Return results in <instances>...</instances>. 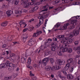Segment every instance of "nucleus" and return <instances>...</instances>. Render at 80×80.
<instances>
[{
    "label": "nucleus",
    "instance_id": "nucleus-2",
    "mask_svg": "<svg viewBox=\"0 0 80 80\" xmlns=\"http://www.w3.org/2000/svg\"><path fill=\"white\" fill-rule=\"evenodd\" d=\"M57 38L59 39H62V40L61 41V42L62 43H64V44H66V43H67V42L65 40H67L69 38L68 37H65V35H63L58 36Z\"/></svg>",
    "mask_w": 80,
    "mask_h": 80
},
{
    "label": "nucleus",
    "instance_id": "nucleus-47",
    "mask_svg": "<svg viewBox=\"0 0 80 80\" xmlns=\"http://www.w3.org/2000/svg\"><path fill=\"white\" fill-rule=\"evenodd\" d=\"M69 68L68 67H67L66 66H65V67L64 68V69L65 70L67 71L68 70V68Z\"/></svg>",
    "mask_w": 80,
    "mask_h": 80
},
{
    "label": "nucleus",
    "instance_id": "nucleus-21",
    "mask_svg": "<svg viewBox=\"0 0 80 80\" xmlns=\"http://www.w3.org/2000/svg\"><path fill=\"white\" fill-rule=\"evenodd\" d=\"M19 24L20 26H21V25H22V24H23V25H25L24 26V28H25L26 27H27V24H26L25 22H22L21 21L19 22Z\"/></svg>",
    "mask_w": 80,
    "mask_h": 80
},
{
    "label": "nucleus",
    "instance_id": "nucleus-30",
    "mask_svg": "<svg viewBox=\"0 0 80 80\" xmlns=\"http://www.w3.org/2000/svg\"><path fill=\"white\" fill-rule=\"evenodd\" d=\"M58 54L59 56H62V52L61 51H58Z\"/></svg>",
    "mask_w": 80,
    "mask_h": 80
},
{
    "label": "nucleus",
    "instance_id": "nucleus-53",
    "mask_svg": "<svg viewBox=\"0 0 80 80\" xmlns=\"http://www.w3.org/2000/svg\"><path fill=\"white\" fill-rule=\"evenodd\" d=\"M28 29L27 28H26L24 29L23 30V32H26V31H27V30H28Z\"/></svg>",
    "mask_w": 80,
    "mask_h": 80
},
{
    "label": "nucleus",
    "instance_id": "nucleus-18",
    "mask_svg": "<svg viewBox=\"0 0 80 80\" xmlns=\"http://www.w3.org/2000/svg\"><path fill=\"white\" fill-rule=\"evenodd\" d=\"M9 67L11 68H14V67H15V64H13L12 63H9Z\"/></svg>",
    "mask_w": 80,
    "mask_h": 80
},
{
    "label": "nucleus",
    "instance_id": "nucleus-12",
    "mask_svg": "<svg viewBox=\"0 0 80 80\" xmlns=\"http://www.w3.org/2000/svg\"><path fill=\"white\" fill-rule=\"evenodd\" d=\"M13 13V11L11 10L8 11L6 12V14L8 17H10Z\"/></svg>",
    "mask_w": 80,
    "mask_h": 80
},
{
    "label": "nucleus",
    "instance_id": "nucleus-10",
    "mask_svg": "<svg viewBox=\"0 0 80 80\" xmlns=\"http://www.w3.org/2000/svg\"><path fill=\"white\" fill-rule=\"evenodd\" d=\"M50 5L48 4H47L46 6L43 7V9H44V10H42V12H44L45 11H47L48 10V7H49Z\"/></svg>",
    "mask_w": 80,
    "mask_h": 80
},
{
    "label": "nucleus",
    "instance_id": "nucleus-9",
    "mask_svg": "<svg viewBox=\"0 0 80 80\" xmlns=\"http://www.w3.org/2000/svg\"><path fill=\"white\" fill-rule=\"evenodd\" d=\"M35 42V41H33V40H32V39H31L28 42V44L29 46H32V45H33L34 43Z\"/></svg>",
    "mask_w": 80,
    "mask_h": 80
},
{
    "label": "nucleus",
    "instance_id": "nucleus-55",
    "mask_svg": "<svg viewBox=\"0 0 80 80\" xmlns=\"http://www.w3.org/2000/svg\"><path fill=\"white\" fill-rule=\"evenodd\" d=\"M35 10H38V6H37L35 7H34Z\"/></svg>",
    "mask_w": 80,
    "mask_h": 80
},
{
    "label": "nucleus",
    "instance_id": "nucleus-7",
    "mask_svg": "<svg viewBox=\"0 0 80 80\" xmlns=\"http://www.w3.org/2000/svg\"><path fill=\"white\" fill-rule=\"evenodd\" d=\"M67 52L68 53H72V49L70 48H65L63 49V52Z\"/></svg>",
    "mask_w": 80,
    "mask_h": 80
},
{
    "label": "nucleus",
    "instance_id": "nucleus-54",
    "mask_svg": "<svg viewBox=\"0 0 80 80\" xmlns=\"http://www.w3.org/2000/svg\"><path fill=\"white\" fill-rule=\"evenodd\" d=\"M55 70L54 66H53V67H52V68H51V70H52V71H53V70Z\"/></svg>",
    "mask_w": 80,
    "mask_h": 80
},
{
    "label": "nucleus",
    "instance_id": "nucleus-38",
    "mask_svg": "<svg viewBox=\"0 0 80 80\" xmlns=\"http://www.w3.org/2000/svg\"><path fill=\"white\" fill-rule=\"evenodd\" d=\"M36 33L38 34V35H40V34H41V33H42V31H38Z\"/></svg>",
    "mask_w": 80,
    "mask_h": 80
},
{
    "label": "nucleus",
    "instance_id": "nucleus-23",
    "mask_svg": "<svg viewBox=\"0 0 80 80\" xmlns=\"http://www.w3.org/2000/svg\"><path fill=\"white\" fill-rule=\"evenodd\" d=\"M62 3H68V0H62ZM73 0H70L71 1H73Z\"/></svg>",
    "mask_w": 80,
    "mask_h": 80
},
{
    "label": "nucleus",
    "instance_id": "nucleus-24",
    "mask_svg": "<svg viewBox=\"0 0 80 80\" xmlns=\"http://www.w3.org/2000/svg\"><path fill=\"white\" fill-rule=\"evenodd\" d=\"M74 68H75V67L74 66H72L70 68V72H73V70H74Z\"/></svg>",
    "mask_w": 80,
    "mask_h": 80
},
{
    "label": "nucleus",
    "instance_id": "nucleus-15",
    "mask_svg": "<svg viewBox=\"0 0 80 80\" xmlns=\"http://www.w3.org/2000/svg\"><path fill=\"white\" fill-rule=\"evenodd\" d=\"M7 25V22H4L1 23V26L2 27H6Z\"/></svg>",
    "mask_w": 80,
    "mask_h": 80
},
{
    "label": "nucleus",
    "instance_id": "nucleus-51",
    "mask_svg": "<svg viewBox=\"0 0 80 80\" xmlns=\"http://www.w3.org/2000/svg\"><path fill=\"white\" fill-rule=\"evenodd\" d=\"M75 44L76 45H77L78 44V41H77L75 42H74Z\"/></svg>",
    "mask_w": 80,
    "mask_h": 80
},
{
    "label": "nucleus",
    "instance_id": "nucleus-36",
    "mask_svg": "<svg viewBox=\"0 0 80 80\" xmlns=\"http://www.w3.org/2000/svg\"><path fill=\"white\" fill-rule=\"evenodd\" d=\"M29 7V3H27L25 7V8H28Z\"/></svg>",
    "mask_w": 80,
    "mask_h": 80
},
{
    "label": "nucleus",
    "instance_id": "nucleus-50",
    "mask_svg": "<svg viewBox=\"0 0 80 80\" xmlns=\"http://www.w3.org/2000/svg\"><path fill=\"white\" fill-rule=\"evenodd\" d=\"M58 76L59 78H64V77L62 76L60 74H59Z\"/></svg>",
    "mask_w": 80,
    "mask_h": 80
},
{
    "label": "nucleus",
    "instance_id": "nucleus-44",
    "mask_svg": "<svg viewBox=\"0 0 80 80\" xmlns=\"http://www.w3.org/2000/svg\"><path fill=\"white\" fill-rule=\"evenodd\" d=\"M66 66L68 67L69 68H70V63H67L66 65Z\"/></svg>",
    "mask_w": 80,
    "mask_h": 80
},
{
    "label": "nucleus",
    "instance_id": "nucleus-34",
    "mask_svg": "<svg viewBox=\"0 0 80 80\" xmlns=\"http://www.w3.org/2000/svg\"><path fill=\"white\" fill-rule=\"evenodd\" d=\"M18 4V1H17V0H16L14 2V5H17Z\"/></svg>",
    "mask_w": 80,
    "mask_h": 80
},
{
    "label": "nucleus",
    "instance_id": "nucleus-29",
    "mask_svg": "<svg viewBox=\"0 0 80 80\" xmlns=\"http://www.w3.org/2000/svg\"><path fill=\"white\" fill-rule=\"evenodd\" d=\"M73 41V40L71 39H70L68 40L67 41V42L68 43H71Z\"/></svg>",
    "mask_w": 80,
    "mask_h": 80
},
{
    "label": "nucleus",
    "instance_id": "nucleus-64",
    "mask_svg": "<svg viewBox=\"0 0 80 80\" xmlns=\"http://www.w3.org/2000/svg\"><path fill=\"white\" fill-rule=\"evenodd\" d=\"M76 79H77L78 80H80V76L78 77V78H76Z\"/></svg>",
    "mask_w": 80,
    "mask_h": 80
},
{
    "label": "nucleus",
    "instance_id": "nucleus-40",
    "mask_svg": "<svg viewBox=\"0 0 80 80\" xmlns=\"http://www.w3.org/2000/svg\"><path fill=\"white\" fill-rule=\"evenodd\" d=\"M42 1H40L39 2H37L36 3H35V4L36 5H40V4H42Z\"/></svg>",
    "mask_w": 80,
    "mask_h": 80
},
{
    "label": "nucleus",
    "instance_id": "nucleus-42",
    "mask_svg": "<svg viewBox=\"0 0 80 80\" xmlns=\"http://www.w3.org/2000/svg\"><path fill=\"white\" fill-rule=\"evenodd\" d=\"M60 0H56L55 2L56 4H58L60 3Z\"/></svg>",
    "mask_w": 80,
    "mask_h": 80
},
{
    "label": "nucleus",
    "instance_id": "nucleus-45",
    "mask_svg": "<svg viewBox=\"0 0 80 80\" xmlns=\"http://www.w3.org/2000/svg\"><path fill=\"white\" fill-rule=\"evenodd\" d=\"M43 21L39 20V24L40 25H42V24H43Z\"/></svg>",
    "mask_w": 80,
    "mask_h": 80
},
{
    "label": "nucleus",
    "instance_id": "nucleus-1",
    "mask_svg": "<svg viewBox=\"0 0 80 80\" xmlns=\"http://www.w3.org/2000/svg\"><path fill=\"white\" fill-rule=\"evenodd\" d=\"M49 61V58H46L42 60V62L40 61L39 62L38 64L39 65H41V67L42 68L46 66V65L47 64V63Z\"/></svg>",
    "mask_w": 80,
    "mask_h": 80
},
{
    "label": "nucleus",
    "instance_id": "nucleus-14",
    "mask_svg": "<svg viewBox=\"0 0 80 80\" xmlns=\"http://www.w3.org/2000/svg\"><path fill=\"white\" fill-rule=\"evenodd\" d=\"M61 68V66L59 65H56L54 66V70H58Z\"/></svg>",
    "mask_w": 80,
    "mask_h": 80
},
{
    "label": "nucleus",
    "instance_id": "nucleus-33",
    "mask_svg": "<svg viewBox=\"0 0 80 80\" xmlns=\"http://www.w3.org/2000/svg\"><path fill=\"white\" fill-rule=\"evenodd\" d=\"M50 60L51 63H52H52H54V60H53V59L52 58H51L50 59Z\"/></svg>",
    "mask_w": 80,
    "mask_h": 80
},
{
    "label": "nucleus",
    "instance_id": "nucleus-46",
    "mask_svg": "<svg viewBox=\"0 0 80 80\" xmlns=\"http://www.w3.org/2000/svg\"><path fill=\"white\" fill-rule=\"evenodd\" d=\"M27 38H22V40L24 42H25L26 41V40H27Z\"/></svg>",
    "mask_w": 80,
    "mask_h": 80
},
{
    "label": "nucleus",
    "instance_id": "nucleus-49",
    "mask_svg": "<svg viewBox=\"0 0 80 80\" xmlns=\"http://www.w3.org/2000/svg\"><path fill=\"white\" fill-rule=\"evenodd\" d=\"M14 68H10H10H8V70H9V71H11L12 70H13V69Z\"/></svg>",
    "mask_w": 80,
    "mask_h": 80
},
{
    "label": "nucleus",
    "instance_id": "nucleus-61",
    "mask_svg": "<svg viewBox=\"0 0 80 80\" xmlns=\"http://www.w3.org/2000/svg\"><path fill=\"white\" fill-rule=\"evenodd\" d=\"M62 72V73H64V74L65 73V72H66V71H65V70H62L61 71Z\"/></svg>",
    "mask_w": 80,
    "mask_h": 80
},
{
    "label": "nucleus",
    "instance_id": "nucleus-22",
    "mask_svg": "<svg viewBox=\"0 0 80 80\" xmlns=\"http://www.w3.org/2000/svg\"><path fill=\"white\" fill-rule=\"evenodd\" d=\"M31 54V53H30V52L28 50H27L26 52V55H27L28 56H29V55H30Z\"/></svg>",
    "mask_w": 80,
    "mask_h": 80
},
{
    "label": "nucleus",
    "instance_id": "nucleus-48",
    "mask_svg": "<svg viewBox=\"0 0 80 80\" xmlns=\"http://www.w3.org/2000/svg\"><path fill=\"white\" fill-rule=\"evenodd\" d=\"M34 21V19L32 18V19H31L29 20L28 21V22H30V23L32 22H33Z\"/></svg>",
    "mask_w": 80,
    "mask_h": 80
},
{
    "label": "nucleus",
    "instance_id": "nucleus-41",
    "mask_svg": "<svg viewBox=\"0 0 80 80\" xmlns=\"http://www.w3.org/2000/svg\"><path fill=\"white\" fill-rule=\"evenodd\" d=\"M10 55L11 57H14L15 56V55L13 53H11L10 54Z\"/></svg>",
    "mask_w": 80,
    "mask_h": 80
},
{
    "label": "nucleus",
    "instance_id": "nucleus-5",
    "mask_svg": "<svg viewBox=\"0 0 80 80\" xmlns=\"http://www.w3.org/2000/svg\"><path fill=\"white\" fill-rule=\"evenodd\" d=\"M77 20L76 19L73 20L71 21V24H72L73 26H71L70 28L71 29H72L75 28V25H76V24L77 23Z\"/></svg>",
    "mask_w": 80,
    "mask_h": 80
},
{
    "label": "nucleus",
    "instance_id": "nucleus-52",
    "mask_svg": "<svg viewBox=\"0 0 80 80\" xmlns=\"http://www.w3.org/2000/svg\"><path fill=\"white\" fill-rule=\"evenodd\" d=\"M27 2H28V0H25V1H23V3L24 4H26Z\"/></svg>",
    "mask_w": 80,
    "mask_h": 80
},
{
    "label": "nucleus",
    "instance_id": "nucleus-60",
    "mask_svg": "<svg viewBox=\"0 0 80 80\" xmlns=\"http://www.w3.org/2000/svg\"><path fill=\"white\" fill-rule=\"evenodd\" d=\"M47 21H48V19H46L45 21L44 26H45L46 27V24H47Z\"/></svg>",
    "mask_w": 80,
    "mask_h": 80
},
{
    "label": "nucleus",
    "instance_id": "nucleus-35",
    "mask_svg": "<svg viewBox=\"0 0 80 80\" xmlns=\"http://www.w3.org/2000/svg\"><path fill=\"white\" fill-rule=\"evenodd\" d=\"M45 53V56L46 57V56H47V55H48L49 54H50V52H44Z\"/></svg>",
    "mask_w": 80,
    "mask_h": 80
},
{
    "label": "nucleus",
    "instance_id": "nucleus-31",
    "mask_svg": "<svg viewBox=\"0 0 80 80\" xmlns=\"http://www.w3.org/2000/svg\"><path fill=\"white\" fill-rule=\"evenodd\" d=\"M22 11H15V13H16V14H18V13H22Z\"/></svg>",
    "mask_w": 80,
    "mask_h": 80
},
{
    "label": "nucleus",
    "instance_id": "nucleus-25",
    "mask_svg": "<svg viewBox=\"0 0 80 80\" xmlns=\"http://www.w3.org/2000/svg\"><path fill=\"white\" fill-rule=\"evenodd\" d=\"M55 48H56V46H52L51 48V50L52 52L55 51Z\"/></svg>",
    "mask_w": 80,
    "mask_h": 80
},
{
    "label": "nucleus",
    "instance_id": "nucleus-58",
    "mask_svg": "<svg viewBox=\"0 0 80 80\" xmlns=\"http://www.w3.org/2000/svg\"><path fill=\"white\" fill-rule=\"evenodd\" d=\"M6 47V44H4L2 46V48H5V47Z\"/></svg>",
    "mask_w": 80,
    "mask_h": 80
},
{
    "label": "nucleus",
    "instance_id": "nucleus-56",
    "mask_svg": "<svg viewBox=\"0 0 80 80\" xmlns=\"http://www.w3.org/2000/svg\"><path fill=\"white\" fill-rule=\"evenodd\" d=\"M37 78H36L35 77L33 76V77H32V79L33 80H37Z\"/></svg>",
    "mask_w": 80,
    "mask_h": 80
},
{
    "label": "nucleus",
    "instance_id": "nucleus-16",
    "mask_svg": "<svg viewBox=\"0 0 80 80\" xmlns=\"http://www.w3.org/2000/svg\"><path fill=\"white\" fill-rule=\"evenodd\" d=\"M80 19V16H77L76 17H74L73 18H71V19H73V20H77L76 19Z\"/></svg>",
    "mask_w": 80,
    "mask_h": 80
},
{
    "label": "nucleus",
    "instance_id": "nucleus-26",
    "mask_svg": "<svg viewBox=\"0 0 80 80\" xmlns=\"http://www.w3.org/2000/svg\"><path fill=\"white\" fill-rule=\"evenodd\" d=\"M50 68H51V67L49 66H47L45 67V69H46L48 71V70H50Z\"/></svg>",
    "mask_w": 80,
    "mask_h": 80
},
{
    "label": "nucleus",
    "instance_id": "nucleus-43",
    "mask_svg": "<svg viewBox=\"0 0 80 80\" xmlns=\"http://www.w3.org/2000/svg\"><path fill=\"white\" fill-rule=\"evenodd\" d=\"M33 29L32 28V27H29V28L28 29V31H29V32H31L32 30H33Z\"/></svg>",
    "mask_w": 80,
    "mask_h": 80
},
{
    "label": "nucleus",
    "instance_id": "nucleus-37",
    "mask_svg": "<svg viewBox=\"0 0 80 80\" xmlns=\"http://www.w3.org/2000/svg\"><path fill=\"white\" fill-rule=\"evenodd\" d=\"M23 38H28V36H27V35L26 34H23Z\"/></svg>",
    "mask_w": 80,
    "mask_h": 80
},
{
    "label": "nucleus",
    "instance_id": "nucleus-3",
    "mask_svg": "<svg viewBox=\"0 0 80 80\" xmlns=\"http://www.w3.org/2000/svg\"><path fill=\"white\" fill-rule=\"evenodd\" d=\"M79 35V31L78 30H74L72 32L69 33V37L70 38H72V37H73L74 36H77V35Z\"/></svg>",
    "mask_w": 80,
    "mask_h": 80
},
{
    "label": "nucleus",
    "instance_id": "nucleus-57",
    "mask_svg": "<svg viewBox=\"0 0 80 80\" xmlns=\"http://www.w3.org/2000/svg\"><path fill=\"white\" fill-rule=\"evenodd\" d=\"M53 40L54 41H57V38H53Z\"/></svg>",
    "mask_w": 80,
    "mask_h": 80
},
{
    "label": "nucleus",
    "instance_id": "nucleus-32",
    "mask_svg": "<svg viewBox=\"0 0 80 80\" xmlns=\"http://www.w3.org/2000/svg\"><path fill=\"white\" fill-rule=\"evenodd\" d=\"M60 24L59 23H58L55 25V27H56V28H58V27H60Z\"/></svg>",
    "mask_w": 80,
    "mask_h": 80
},
{
    "label": "nucleus",
    "instance_id": "nucleus-4",
    "mask_svg": "<svg viewBox=\"0 0 80 80\" xmlns=\"http://www.w3.org/2000/svg\"><path fill=\"white\" fill-rule=\"evenodd\" d=\"M65 63V61L64 60H61L58 59L57 60V63L58 65H63Z\"/></svg>",
    "mask_w": 80,
    "mask_h": 80
},
{
    "label": "nucleus",
    "instance_id": "nucleus-11",
    "mask_svg": "<svg viewBox=\"0 0 80 80\" xmlns=\"http://www.w3.org/2000/svg\"><path fill=\"white\" fill-rule=\"evenodd\" d=\"M7 66H8V65H7L5 63H3L0 64V68H3L5 67H6Z\"/></svg>",
    "mask_w": 80,
    "mask_h": 80
},
{
    "label": "nucleus",
    "instance_id": "nucleus-39",
    "mask_svg": "<svg viewBox=\"0 0 80 80\" xmlns=\"http://www.w3.org/2000/svg\"><path fill=\"white\" fill-rule=\"evenodd\" d=\"M31 10L32 12H35V11H36L34 8H32Z\"/></svg>",
    "mask_w": 80,
    "mask_h": 80
},
{
    "label": "nucleus",
    "instance_id": "nucleus-28",
    "mask_svg": "<svg viewBox=\"0 0 80 80\" xmlns=\"http://www.w3.org/2000/svg\"><path fill=\"white\" fill-rule=\"evenodd\" d=\"M56 45H57V43L55 42H52L51 43L52 47H56Z\"/></svg>",
    "mask_w": 80,
    "mask_h": 80
},
{
    "label": "nucleus",
    "instance_id": "nucleus-59",
    "mask_svg": "<svg viewBox=\"0 0 80 80\" xmlns=\"http://www.w3.org/2000/svg\"><path fill=\"white\" fill-rule=\"evenodd\" d=\"M76 58H79L80 57V55H77L75 57Z\"/></svg>",
    "mask_w": 80,
    "mask_h": 80
},
{
    "label": "nucleus",
    "instance_id": "nucleus-8",
    "mask_svg": "<svg viewBox=\"0 0 80 80\" xmlns=\"http://www.w3.org/2000/svg\"><path fill=\"white\" fill-rule=\"evenodd\" d=\"M31 58H29L28 59V65H27V67L28 68H32V66H31L30 65L31 64L30 63H31Z\"/></svg>",
    "mask_w": 80,
    "mask_h": 80
},
{
    "label": "nucleus",
    "instance_id": "nucleus-27",
    "mask_svg": "<svg viewBox=\"0 0 80 80\" xmlns=\"http://www.w3.org/2000/svg\"><path fill=\"white\" fill-rule=\"evenodd\" d=\"M38 35L37 32L34 33L32 35V37H35V38L37 37H38Z\"/></svg>",
    "mask_w": 80,
    "mask_h": 80
},
{
    "label": "nucleus",
    "instance_id": "nucleus-62",
    "mask_svg": "<svg viewBox=\"0 0 80 80\" xmlns=\"http://www.w3.org/2000/svg\"><path fill=\"white\" fill-rule=\"evenodd\" d=\"M64 74L65 76H67L68 75H67V72H64Z\"/></svg>",
    "mask_w": 80,
    "mask_h": 80
},
{
    "label": "nucleus",
    "instance_id": "nucleus-19",
    "mask_svg": "<svg viewBox=\"0 0 80 80\" xmlns=\"http://www.w3.org/2000/svg\"><path fill=\"white\" fill-rule=\"evenodd\" d=\"M69 25H70V24H69V23H67L65 24L64 26H63V28L65 30V29H67V27H68V26Z\"/></svg>",
    "mask_w": 80,
    "mask_h": 80
},
{
    "label": "nucleus",
    "instance_id": "nucleus-13",
    "mask_svg": "<svg viewBox=\"0 0 80 80\" xmlns=\"http://www.w3.org/2000/svg\"><path fill=\"white\" fill-rule=\"evenodd\" d=\"M67 78L68 79H73V76L72 74H68Z\"/></svg>",
    "mask_w": 80,
    "mask_h": 80
},
{
    "label": "nucleus",
    "instance_id": "nucleus-6",
    "mask_svg": "<svg viewBox=\"0 0 80 80\" xmlns=\"http://www.w3.org/2000/svg\"><path fill=\"white\" fill-rule=\"evenodd\" d=\"M43 14H45L43 16H41V18H40V20H41V21H43V18H46L47 17H48V16L49 15V13H45V12H43Z\"/></svg>",
    "mask_w": 80,
    "mask_h": 80
},
{
    "label": "nucleus",
    "instance_id": "nucleus-20",
    "mask_svg": "<svg viewBox=\"0 0 80 80\" xmlns=\"http://www.w3.org/2000/svg\"><path fill=\"white\" fill-rule=\"evenodd\" d=\"M73 61V59L72 58H70L68 59V63H72V62Z\"/></svg>",
    "mask_w": 80,
    "mask_h": 80
},
{
    "label": "nucleus",
    "instance_id": "nucleus-17",
    "mask_svg": "<svg viewBox=\"0 0 80 80\" xmlns=\"http://www.w3.org/2000/svg\"><path fill=\"white\" fill-rule=\"evenodd\" d=\"M21 62L22 63H25L26 62V59L24 58H22L21 59Z\"/></svg>",
    "mask_w": 80,
    "mask_h": 80
},
{
    "label": "nucleus",
    "instance_id": "nucleus-63",
    "mask_svg": "<svg viewBox=\"0 0 80 80\" xmlns=\"http://www.w3.org/2000/svg\"><path fill=\"white\" fill-rule=\"evenodd\" d=\"M74 50H78V47L74 48Z\"/></svg>",
    "mask_w": 80,
    "mask_h": 80
}]
</instances>
